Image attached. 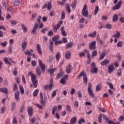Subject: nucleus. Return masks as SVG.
Here are the masks:
<instances>
[{
  "mask_svg": "<svg viewBox=\"0 0 124 124\" xmlns=\"http://www.w3.org/2000/svg\"><path fill=\"white\" fill-rule=\"evenodd\" d=\"M0 92H2V93H4L6 94L8 93V89L6 88H0Z\"/></svg>",
  "mask_w": 124,
  "mask_h": 124,
  "instance_id": "obj_23",
  "label": "nucleus"
},
{
  "mask_svg": "<svg viewBox=\"0 0 124 124\" xmlns=\"http://www.w3.org/2000/svg\"><path fill=\"white\" fill-rule=\"evenodd\" d=\"M97 41L99 42L100 44L102 45L103 44V41L100 39V37H99V34H98L96 36Z\"/></svg>",
  "mask_w": 124,
  "mask_h": 124,
  "instance_id": "obj_30",
  "label": "nucleus"
},
{
  "mask_svg": "<svg viewBox=\"0 0 124 124\" xmlns=\"http://www.w3.org/2000/svg\"><path fill=\"white\" fill-rule=\"evenodd\" d=\"M4 62L6 63V64H9V65H11L10 62H9V61H8V58H7V57H5L4 59Z\"/></svg>",
  "mask_w": 124,
  "mask_h": 124,
  "instance_id": "obj_45",
  "label": "nucleus"
},
{
  "mask_svg": "<svg viewBox=\"0 0 124 124\" xmlns=\"http://www.w3.org/2000/svg\"><path fill=\"white\" fill-rule=\"evenodd\" d=\"M91 72L92 73H95V74L98 72V69L95 67V63L94 62H93L91 64Z\"/></svg>",
  "mask_w": 124,
  "mask_h": 124,
  "instance_id": "obj_4",
  "label": "nucleus"
},
{
  "mask_svg": "<svg viewBox=\"0 0 124 124\" xmlns=\"http://www.w3.org/2000/svg\"><path fill=\"white\" fill-rule=\"evenodd\" d=\"M122 3H123V1L120 0L115 6L112 7V10H113V11H115V10H118V9H120V8L122 7Z\"/></svg>",
  "mask_w": 124,
  "mask_h": 124,
  "instance_id": "obj_5",
  "label": "nucleus"
},
{
  "mask_svg": "<svg viewBox=\"0 0 124 124\" xmlns=\"http://www.w3.org/2000/svg\"><path fill=\"white\" fill-rule=\"evenodd\" d=\"M31 81L33 84V86L34 87V88L36 89V88H37L38 80L37 79L36 80V77L34 74L31 75Z\"/></svg>",
  "mask_w": 124,
  "mask_h": 124,
  "instance_id": "obj_1",
  "label": "nucleus"
},
{
  "mask_svg": "<svg viewBox=\"0 0 124 124\" xmlns=\"http://www.w3.org/2000/svg\"><path fill=\"white\" fill-rule=\"evenodd\" d=\"M82 14L84 17H88L89 14L88 13V9H87V5H85L82 10Z\"/></svg>",
  "mask_w": 124,
  "mask_h": 124,
  "instance_id": "obj_7",
  "label": "nucleus"
},
{
  "mask_svg": "<svg viewBox=\"0 0 124 124\" xmlns=\"http://www.w3.org/2000/svg\"><path fill=\"white\" fill-rule=\"evenodd\" d=\"M98 122L100 123V124H101V123L102 122V115L101 114H99L98 118Z\"/></svg>",
  "mask_w": 124,
  "mask_h": 124,
  "instance_id": "obj_49",
  "label": "nucleus"
},
{
  "mask_svg": "<svg viewBox=\"0 0 124 124\" xmlns=\"http://www.w3.org/2000/svg\"><path fill=\"white\" fill-rule=\"evenodd\" d=\"M48 36H53L54 35V33L53 32V31L51 30L49 31L47 33Z\"/></svg>",
  "mask_w": 124,
  "mask_h": 124,
  "instance_id": "obj_51",
  "label": "nucleus"
},
{
  "mask_svg": "<svg viewBox=\"0 0 124 124\" xmlns=\"http://www.w3.org/2000/svg\"><path fill=\"white\" fill-rule=\"evenodd\" d=\"M21 46L23 51H25V50H26V48H27V46H28V43L27 41L23 42L21 44Z\"/></svg>",
  "mask_w": 124,
  "mask_h": 124,
  "instance_id": "obj_13",
  "label": "nucleus"
},
{
  "mask_svg": "<svg viewBox=\"0 0 124 124\" xmlns=\"http://www.w3.org/2000/svg\"><path fill=\"white\" fill-rule=\"evenodd\" d=\"M83 77V81L85 84L88 83V77H87V74L85 73L84 71H82L80 74L78 76V78H80V77Z\"/></svg>",
  "mask_w": 124,
  "mask_h": 124,
  "instance_id": "obj_3",
  "label": "nucleus"
},
{
  "mask_svg": "<svg viewBox=\"0 0 124 124\" xmlns=\"http://www.w3.org/2000/svg\"><path fill=\"white\" fill-rule=\"evenodd\" d=\"M14 90V93H16V91H18V86H17V84L15 83L14 84V87L13 88Z\"/></svg>",
  "mask_w": 124,
  "mask_h": 124,
  "instance_id": "obj_40",
  "label": "nucleus"
},
{
  "mask_svg": "<svg viewBox=\"0 0 124 124\" xmlns=\"http://www.w3.org/2000/svg\"><path fill=\"white\" fill-rule=\"evenodd\" d=\"M103 118L104 119V120H106L107 124H108L109 123V118H108V116H107V115L103 114Z\"/></svg>",
  "mask_w": 124,
  "mask_h": 124,
  "instance_id": "obj_44",
  "label": "nucleus"
},
{
  "mask_svg": "<svg viewBox=\"0 0 124 124\" xmlns=\"http://www.w3.org/2000/svg\"><path fill=\"white\" fill-rule=\"evenodd\" d=\"M53 88V85L52 84H50V85L49 84H46L45 85V87L44 88V90H49V91H51Z\"/></svg>",
  "mask_w": 124,
  "mask_h": 124,
  "instance_id": "obj_17",
  "label": "nucleus"
},
{
  "mask_svg": "<svg viewBox=\"0 0 124 124\" xmlns=\"http://www.w3.org/2000/svg\"><path fill=\"white\" fill-rule=\"evenodd\" d=\"M39 66L42 70V72L44 73L45 72V64H43V62H42V60H38Z\"/></svg>",
  "mask_w": 124,
  "mask_h": 124,
  "instance_id": "obj_6",
  "label": "nucleus"
},
{
  "mask_svg": "<svg viewBox=\"0 0 124 124\" xmlns=\"http://www.w3.org/2000/svg\"><path fill=\"white\" fill-rule=\"evenodd\" d=\"M37 16V13H34L31 16V18L30 19V20L31 21H33V20H34V19H35V18H36V16Z\"/></svg>",
  "mask_w": 124,
  "mask_h": 124,
  "instance_id": "obj_35",
  "label": "nucleus"
},
{
  "mask_svg": "<svg viewBox=\"0 0 124 124\" xmlns=\"http://www.w3.org/2000/svg\"><path fill=\"white\" fill-rule=\"evenodd\" d=\"M13 124H17L18 123L17 122V120L16 119V117H14L13 121Z\"/></svg>",
  "mask_w": 124,
  "mask_h": 124,
  "instance_id": "obj_64",
  "label": "nucleus"
},
{
  "mask_svg": "<svg viewBox=\"0 0 124 124\" xmlns=\"http://www.w3.org/2000/svg\"><path fill=\"white\" fill-rule=\"evenodd\" d=\"M65 18V12L64 11H62L61 15V20H63Z\"/></svg>",
  "mask_w": 124,
  "mask_h": 124,
  "instance_id": "obj_43",
  "label": "nucleus"
},
{
  "mask_svg": "<svg viewBox=\"0 0 124 124\" xmlns=\"http://www.w3.org/2000/svg\"><path fill=\"white\" fill-rule=\"evenodd\" d=\"M96 35V31H94L93 33H91L88 35V36L90 37H95V36Z\"/></svg>",
  "mask_w": 124,
  "mask_h": 124,
  "instance_id": "obj_37",
  "label": "nucleus"
},
{
  "mask_svg": "<svg viewBox=\"0 0 124 124\" xmlns=\"http://www.w3.org/2000/svg\"><path fill=\"white\" fill-rule=\"evenodd\" d=\"M106 28H108V30H111V29H112V25L110 24H107L106 25Z\"/></svg>",
  "mask_w": 124,
  "mask_h": 124,
  "instance_id": "obj_62",
  "label": "nucleus"
},
{
  "mask_svg": "<svg viewBox=\"0 0 124 124\" xmlns=\"http://www.w3.org/2000/svg\"><path fill=\"white\" fill-rule=\"evenodd\" d=\"M36 49L40 55H42V51H41V46L39 44H38L36 46Z\"/></svg>",
  "mask_w": 124,
  "mask_h": 124,
  "instance_id": "obj_18",
  "label": "nucleus"
},
{
  "mask_svg": "<svg viewBox=\"0 0 124 124\" xmlns=\"http://www.w3.org/2000/svg\"><path fill=\"white\" fill-rule=\"evenodd\" d=\"M72 69V66L69 64L68 66L66 68V72L67 73H71V70Z\"/></svg>",
  "mask_w": 124,
  "mask_h": 124,
  "instance_id": "obj_19",
  "label": "nucleus"
},
{
  "mask_svg": "<svg viewBox=\"0 0 124 124\" xmlns=\"http://www.w3.org/2000/svg\"><path fill=\"white\" fill-rule=\"evenodd\" d=\"M53 47H54V42H53V41H51L49 42V49L51 52H53V51H54V49H53Z\"/></svg>",
  "mask_w": 124,
  "mask_h": 124,
  "instance_id": "obj_24",
  "label": "nucleus"
},
{
  "mask_svg": "<svg viewBox=\"0 0 124 124\" xmlns=\"http://www.w3.org/2000/svg\"><path fill=\"white\" fill-rule=\"evenodd\" d=\"M55 71H57V68H55L54 69H48L47 70L48 73H49L50 75H52V74H53Z\"/></svg>",
  "mask_w": 124,
  "mask_h": 124,
  "instance_id": "obj_21",
  "label": "nucleus"
},
{
  "mask_svg": "<svg viewBox=\"0 0 124 124\" xmlns=\"http://www.w3.org/2000/svg\"><path fill=\"white\" fill-rule=\"evenodd\" d=\"M39 92V90L38 89H36L33 93V96H37Z\"/></svg>",
  "mask_w": 124,
  "mask_h": 124,
  "instance_id": "obj_47",
  "label": "nucleus"
},
{
  "mask_svg": "<svg viewBox=\"0 0 124 124\" xmlns=\"http://www.w3.org/2000/svg\"><path fill=\"white\" fill-rule=\"evenodd\" d=\"M56 59L57 60V62H59L60 61V59H61V53L58 52L57 54L56 55Z\"/></svg>",
  "mask_w": 124,
  "mask_h": 124,
  "instance_id": "obj_34",
  "label": "nucleus"
},
{
  "mask_svg": "<svg viewBox=\"0 0 124 124\" xmlns=\"http://www.w3.org/2000/svg\"><path fill=\"white\" fill-rule=\"evenodd\" d=\"M86 121H85V119H81L79 120L78 121V124H82V123H85Z\"/></svg>",
  "mask_w": 124,
  "mask_h": 124,
  "instance_id": "obj_63",
  "label": "nucleus"
},
{
  "mask_svg": "<svg viewBox=\"0 0 124 124\" xmlns=\"http://www.w3.org/2000/svg\"><path fill=\"white\" fill-rule=\"evenodd\" d=\"M96 56H97V50H94L92 52V58H93V57H96Z\"/></svg>",
  "mask_w": 124,
  "mask_h": 124,
  "instance_id": "obj_36",
  "label": "nucleus"
},
{
  "mask_svg": "<svg viewBox=\"0 0 124 124\" xmlns=\"http://www.w3.org/2000/svg\"><path fill=\"white\" fill-rule=\"evenodd\" d=\"M77 3V0H75L71 5L72 8H75L76 7V4Z\"/></svg>",
  "mask_w": 124,
  "mask_h": 124,
  "instance_id": "obj_33",
  "label": "nucleus"
},
{
  "mask_svg": "<svg viewBox=\"0 0 124 124\" xmlns=\"http://www.w3.org/2000/svg\"><path fill=\"white\" fill-rule=\"evenodd\" d=\"M52 39L53 41H54V42L56 41H58V40L60 39V36L59 35L54 36L52 37Z\"/></svg>",
  "mask_w": 124,
  "mask_h": 124,
  "instance_id": "obj_31",
  "label": "nucleus"
},
{
  "mask_svg": "<svg viewBox=\"0 0 124 124\" xmlns=\"http://www.w3.org/2000/svg\"><path fill=\"white\" fill-rule=\"evenodd\" d=\"M104 57H105V53H102L100 56L99 60H103V59H104Z\"/></svg>",
  "mask_w": 124,
  "mask_h": 124,
  "instance_id": "obj_61",
  "label": "nucleus"
},
{
  "mask_svg": "<svg viewBox=\"0 0 124 124\" xmlns=\"http://www.w3.org/2000/svg\"><path fill=\"white\" fill-rule=\"evenodd\" d=\"M92 84L91 83H89L88 86L87 88V91L88 92V93L90 96L94 98L95 97V95H94V93H93V90H92Z\"/></svg>",
  "mask_w": 124,
  "mask_h": 124,
  "instance_id": "obj_2",
  "label": "nucleus"
},
{
  "mask_svg": "<svg viewBox=\"0 0 124 124\" xmlns=\"http://www.w3.org/2000/svg\"><path fill=\"white\" fill-rule=\"evenodd\" d=\"M95 44H96V42L95 41H93L89 45V49L90 50H95L96 49V46H95Z\"/></svg>",
  "mask_w": 124,
  "mask_h": 124,
  "instance_id": "obj_8",
  "label": "nucleus"
},
{
  "mask_svg": "<svg viewBox=\"0 0 124 124\" xmlns=\"http://www.w3.org/2000/svg\"><path fill=\"white\" fill-rule=\"evenodd\" d=\"M66 108L67 112H68L69 114H70V113H71V108H70V106H67Z\"/></svg>",
  "mask_w": 124,
  "mask_h": 124,
  "instance_id": "obj_46",
  "label": "nucleus"
},
{
  "mask_svg": "<svg viewBox=\"0 0 124 124\" xmlns=\"http://www.w3.org/2000/svg\"><path fill=\"white\" fill-rule=\"evenodd\" d=\"M52 2L49 1L47 3V5L46 6V7L47 8V10H51L52 9Z\"/></svg>",
  "mask_w": 124,
  "mask_h": 124,
  "instance_id": "obj_32",
  "label": "nucleus"
},
{
  "mask_svg": "<svg viewBox=\"0 0 124 124\" xmlns=\"http://www.w3.org/2000/svg\"><path fill=\"white\" fill-rule=\"evenodd\" d=\"M73 46V43L70 42L66 45V49H69V48H72Z\"/></svg>",
  "mask_w": 124,
  "mask_h": 124,
  "instance_id": "obj_26",
  "label": "nucleus"
},
{
  "mask_svg": "<svg viewBox=\"0 0 124 124\" xmlns=\"http://www.w3.org/2000/svg\"><path fill=\"white\" fill-rule=\"evenodd\" d=\"M27 51L24 52L25 55H28V56H32V53H31L29 50H27Z\"/></svg>",
  "mask_w": 124,
  "mask_h": 124,
  "instance_id": "obj_57",
  "label": "nucleus"
},
{
  "mask_svg": "<svg viewBox=\"0 0 124 124\" xmlns=\"http://www.w3.org/2000/svg\"><path fill=\"white\" fill-rule=\"evenodd\" d=\"M119 20V17L118 16V15H113L112 16V21L114 23H116Z\"/></svg>",
  "mask_w": 124,
  "mask_h": 124,
  "instance_id": "obj_20",
  "label": "nucleus"
},
{
  "mask_svg": "<svg viewBox=\"0 0 124 124\" xmlns=\"http://www.w3.org/2000/svg\"><path fill=\"white\" fill-rule=\"evenodd\" d=\"M19 95H20V91H17L15 94V99L18 100V99H19Z\"/></svg>",
  "mask_w": 124,
  "mask_h": 124,
  "instance_id": "obj_28",
  "label": "nucleus"
},
{
  "mask_svg": "<svg viewBox=\"0 0 124 124\" xmlns=\"http://www.w3.org/2000/svg\"><path fill=\"white\" fill-rule=\"evenodd\" d=\"M25 111V106L22 105L21 106L20 109V112L23 113Z\"/></svg>",
  "mask_w": 124,
  "mask_h": 124,
  "instance_id": "obj_56",
  "label": "nucleus"
},
{
  "mask_svg": "<svg viewBox=\"0 0 124 124\" xmlns=\"http://www.w3.org/2000/svg\"><path fill=\"white\" fill-rule=\"evenodd\" d=\"M19 88L20 90V93L21 94H24V93H25V91H24V88H23V86L20 85L19 86Z\"/></svg>",
  "mask_w": 124,
  "mask_h": 124,
  "instance_id": "obj_39",
  "label": "nucleus"
},
{
  "mask_svg": "<svg viewBox=\"0 0 124 124\" xmlns=\"http://www.w3.org/2000/svg\"><path fill=\"white\" fill-rule=\"evenodd\" d=\"M99 10V8L98 7V6H96L94 10V15H96V14H97V13L98 12Z\"/></svg>",
  "mask_w": 124,
  "mask_h": 124,
  "instance_id": "obj_52",
  "label": "nucleus"
},
{
  "mask_svg": "<svg viewBox=\"0 0 124 124\" xmlns=\"http://www.w3.org/2000/svg\"><path fill=\"white\" fill-rule=\"evenodd\" d=\"M78 95L79 98H82L83 97V95L82 94V93L80 91L78 92Z\"/></svg>",
  "mask_w": 124,
  "mask_h": 124,
  "instance_id": "obj_59",
  "label": "nucleus"
},
{
  "mask_svg": "<svg viewBox=\"0 0 124 124\" xmlns=\"http://www.w3.org/2000/svg\"><path fill=\"white\" fill-rule=\"evenodd\" d=\"M62 75H63V74H62V73H58L56 77L57 80L60 79V78H61V77H62Z\"/></svg>",
  "mask_w": 124,
  "mask_h": 124,
  "instance_id": "obj_53",
  "label": "nucleus"
},
{
  "mask_svg": "<svg viewBox=\"0 0 124 124\" xmlns=\"http://www.w3.org/2000/svg\"><path fill=\"white\" fill-rule=\"evenodd\" d=\"M40 103L42 104V105L45 106V103L46 101H47V97L44 96V98H41L40 99Z\"/></svg>",
  "mask_w": 124,
  "mask_h": 124,
  "instance_id": "obj_16",
  "label": "nucleus"
},
{
  "mask_svg": "<svg viewBox=\"0 0 124 124\" xmlns=\"http://www.w3.org/2000/svg\"><path fill=\"white\" fill-rule=\"evenodd\" d=\"M53 60H54V57H53V56H49L48 59V62H49V63H52Z\"/></svg>",
  "mask_w": 124,
  "mask_h": 124,
  "instance_id": "obj_50",
  "label": "nucleus"
},
{
  "mask_svg": "<svg viewBox=\"0 0 124 124\" xmlns=\"http://www.w3.org/2000/svg\"><path fill=\"white\" fill-rule=\"evenodd\" d=\"M36 72L38 75V76H40V75H41V71H40L39 67H37Z\"/></svg>",
  "mask_w": 124,
  "mask_h": 124,
  "instance_id": "obj_42",
  "label": "nucleus"
},
{
  "mask_svg": "<svg viewBox=\"0 0 124 124\" xmlns=\"http://www.w3.org/2000/svg\"><path fill=\"white\" fill-rule=\"evenodd\" d=\"M65 7L67 12H68V13H70V12H71V9H70V5H69V4L68 3H67Z\"/></svg>",
  "mask_w": 124,
  "mask_h": 124,
  "instance_id": "obj_29",
  "label": "nucleus"
},
{
  "mask_svg": "<svg viewBox=\"0 0 124 124\" xmlns=\"http://www.w3.org/2000/svg\"><path fill=\"white\" fill-rule=\"evenodd\" d=\"M107 85H108V86H109V88L110 89H111V90H114V86H113V84L112 83L107 82Z\"/></svg>",
  "mask_w": 124,
  "mask_h": 124,
  "instance_id": "obj_55",
  "label": "nucleus"
},
{
  "mask_svg": "<svg viewBox=\"0 0 124 124\" xmlns=\"http://www.w3.org/2000/svg\"><path fill=\"white\" fill-rule=\"evenodd\" d=\"M60 31H61L62 34L63 36H66V35H67V34L65 32V31L64 30V26L61 27Z\"/></svg>",
  "mask_w": 124,
  "mask_h": 124,
  "instance_id": "obj_14",
  "label": "nucleus"
},
{
  "mask_svg": "<svg viewBox=\"0 0 124 124\" xmlns=\"http://www.w3.org/2000/svg\"><path fill=\"white\" fill-rule=\"evenodd\" d=\"M60 82L61 83V84H63V85H65L67 83L64 78H62L60 81Z\"/></svg>",
  "mask_w": 124,
  "mask_h": 124,
  "instance_id": "obj_41",
  "label": "nucleus"
},
{
  "mask_svg": "<svg viewBox=\"0 0 124 124\" xmlns=\"http://www.w3.org/2000/svg\"><path fill=\"white\" fill-rule=\"evenodd\" d=\"M121 36V33H120L119 31H116V34H113L112 35V37H115L116 38H119Z\"/></svg>",
  "mask_w": 124,
  "mask_h": 124,
  "instance_id": "obj_27",
  "label": "nucleus"
},
{
  "mask_svg": "<svg viewBox=\"0 0 124 124\" xmlns=\"http://www.w3.org/2000/svg\"><path fill=\"white\" fill-rule=\"evenodd\" d=\"M108 73H109V74H111L112 72H113V71H115V68L113 67V64H111L108 66Z\"/></svg>",
  "mask_w": 124,
  "mask_h": 124,
  "instance_id": "obj_10",
  "label": "nucleus"
},
{
  "mask_svg": "<svg viewBox=\"0 0 124 124\" xmlns=\"http://www.w3.org/2000/svg\"><path fill=\"white\" fill-rule=\"evenodd\" d=\"M101 85H98L96 86V91H97V92H99V91H101Z\"/></svg>",
  "mask_w": 124,
  "mask_h": 124,
  "instance_id": "obj_48",
  "label": "nucleus"
},
{
  "mask_svg": "<svg viewBox=\"0 0 124 124\" xmlns=\"http://www.w3.org/2000/svg\"><path fill=\"white\" fill-rule=\"evenodd\" d=\"M28 112L30 116V117H32V115L33 114V111L32 109V108L30 107L28 109Z\"/></svg>",
  "mask_w": 124,
  "mask_h": 124,
  "instance_id": "obj_15",
  "label": "nucleus"
},
{
  "mask_svg": "<svg viewBox=\"0 0 124 124\" xmlns=\"http://www.w3.org/2000/svg\"><path fill=\"white\" fill-rule=\"evenodd\" d=\"M39 27V25H38L37 23H35L34 25L32 30L31 31V33L34 34V35H35V34H37L36 30L38 29Z\"/></svg>",
  "mask_w": 124,
  "mask_h": 124,
  "instance_id": "obj_9",
  "label": "nucleus"
},
{
  "mask_svg": "<svg viewBox=\"0 0 124 124\" xmlns=\"http://www.w3.org/2000/svg\"><path fill=\"white\" fill-rule=\"evenodd\" d=\"M117 47H123V42L119 41L117 44Z\"/></svg>",
  "mask_w": 124,
  "mask_h": 124,
  "instance_id": "obj_54",
  "label": "nucleus"
},
{
  "mask_svg": "<svg viewBox=\"0 0 124 124\" xmlns=\"http://www.w3.org/2000/svg\"><path fill=\"white\" fill-rule=\"evenodd\" d=\"M22 4V0H16L14 2V6H19Z\"/></svg>",
  "mask_w": 124,
  "mask_h": 124,
  "instance_id": "obj_12",
  "label": "nucleus"
},
{
  "mask_svg": "<svg viewBox=\"0 0 124 124\" xmlns=\"http://www.w3.org/2000/svg\"><path fill=\"white\" fill-rule=\"evenodd\" d=\"M77 122V118L76 117H73L70 120V124H75Z\"/></svg>",
  "mask_w": 124,
  "mask_h": 124,
  "instance_id": "obj_25",
  "label": "nucleus"
},
{
  "mask_svg": "<svg viewBox=\"0 0 124 124\" xmlns=\"http://www.w3.org/2000/svg\"><path fill=\"white\" fill-rule=\"evenodd\" d=\"M65 57L68 60H69V59L71 58V52L69 51H67L65 54Z\"/></svg>",
  "mask_w": 124,
  "mask_h": 124,
  "instance_id": "obj_22",
  "label": "nucleus"
},
{
  "mask_svg": "<svg viewBox=\"0 0 124 124\" xmlns=\"http://www.w3.org/2000/svg\"><path fill=\"white\" fill-rule=\"evenodd\" d=\"M21 27L23 30L24 32H27L28 31V28L24 24H21Z\"/></svg>",
  "mask_w": 124,
  "mask_h": 124,
  "instance_id": "obj_38",
  "label": "nucleus"
},
{
  "mask_svg": "<svg viewBox=\"0 0 124 124\" xmlns=\"http://www.w3.org/2000/svg\"><path fill=\"white\" fill-rule=\"evenodd\" d=\"M109 63H110V60H109L108 59H105L104 61H102L101 62L100 64L102 66H104V65L109 64Z\"/></svg>",
  "mask_w": 124,
  "mask_h": 124,
  "instance_id": "obj_11",
  "label": "nucleus"
},
{
  "mask_svg": "<svg viewBox=\"0 0 124 124\" xmlns=\"http://www.w3.org/2000/svg\"><path fill=\"white\" fill-rule=\"evenodd\" d=\"M108 124H121V123H120V122H117V123H115L113 121L109 120Z\"/></svg>",
  "mask_w": 124,
  "mask_h": 124,
  "instance_id": "obj_58",
  "label": "nucleus"
},
{
  "mask_svg": "<svg viewBox=\"0 0 124 124\" xmlns=\"http://www.w3.org/2000/svg\"><path fill=\"white\" fill-rule=\"evenodd\" d=\"M118 121H119V122H124V116H121L119 117V118L118 119Z\"/></svg>",
  "mask_w": 124,
  "mask_h": 124,
  "instance_id": "obj_60",
  "label": "nucleus"
}]
</instances>
